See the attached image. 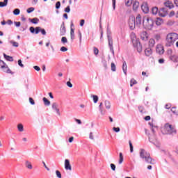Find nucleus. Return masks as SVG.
<instances>
[{
	"label": "nucleus",
	"mask_w": 178,
	"mask_h": 178,
	"mask_svg": "<svg viewBox=\"0 0 178 178\" xmlns=\"http://www.w3.org/2000/svg\"><path fill=\"white\" fill-rule=\"evenodd\" d=\"M140 156L142 159H145V162L147 163H149L150 165L155 164V160L152 159L151 158V154L147 152H145V149H140Z\"/></svg>",
	"instance_id": "f257e3e1"
},
{
	"label": "nucleus",
	"mask_w": 178,
	"mask_h": 178,
	"mask_svg": "<svg viewBox=\"0 0 178 178\" xmlns=\"http://www.w3.org/2000/svg\"><path fill=\"white\" fill-rule=\"evenodd\" d=\"M143 25L146 30H152L154 27V19L151 17H144L143 19Z\"/></svg>",
	"instance_id": "f03ea898"
},
{
	"label": "nucleus",
	"mask_w": 178,
	"mask_h": 178,
	"mask_svg": "<svg viewBox=\"0 0 178 178\" xmlns=\"http://www.w3.org/2000/svg\"><path fill=\"white\" fill-rule=\"evenodd\" d=\"M131 40L133 45L135 48H136L138 52H141L143 51V46L141 45V43L140 42V40L137 39L136 37V34L132 33L131 34Z\"/></svg>",
	"instance_id": "7ed1b4c3"
},
{
	"label": "nucleus",
	"mask_w": 178,
	"mask_h": 178,
	"mask_svg": "<svg viewBox=\"0 0 178 178\" xmlns=\"http://www.w3.org/2000/svg\"><path fill=\"white\" fill-rule=\"evenodd\" d=\"M178 40V34L176 33H168L166 37V41L168 47H170L173 42Z\"/></svg>",
	"instance_id": "20e7f679"
},
{
	"label": "nucleus",
	"mask_w": 178,
	"mask_h": 178,
	"mask_svg": "<svg viewBox=\"0 0 178 178\" xmlns=\"http://www.w3.org/2000/svg\"><path fill=\"white\" fill-rule=\"evenodd\" d=\"M111 30L109 28H107V38L108 41V47L110 48L111 52H112L113 55H115V50H113V39H112V36H111Z\"/></svg>",
	"instance_id": "39448f33"
},
{
	"label": "nucleus",
	"mask_w": 178,
	"mask_h": 178,
	"mask_svg": "<svg viewBox=\"0 0 178 178\" xmlns=\"http://www.w3.org/2000/svg\"><path fill=\"white\" fill-rule=\"evenodd\" d=\"M165 131L166 132V134H173V133H176V129L172 124H165Z\"/></svg>",
	"instance_id": "423d86ee"
},
{
	"label": "nucleus",
	"mask_w": 178,
	"mask_h": 178,
	"mask_svg": "<svg viewBox=\"0 0 178 178\" xmlns=\"http://www.w3.org/2000/svg\"><path fill=\"white\" fill-rule=\"evenodd\" d=\"M128 24L131 30H134L136 29V18L134 17H130L128 21Z\"/></svg>",
	"instance_id": "0eeeda50"
},
{
	"label": "nucleus",
	"mask_w": 178,
	"mask_h": 178,
	"mask_svg": "<svg viewBox=\"0 0 178 178\" xmlns=\"http://www.w3.org/2000/svg\"><path fill=\"white\" fill-rule=\"evenodd\" d=\"M136 27H141V23H143V18L141 17V15L138 14L136 18Z\"/></svg>",
	"instance_id": "6e6552de"
},
{
	"label": "nucleus",
	"mask_w": 178,
	"mask_h": 178,
	"mask_svg": "<svg viewBox=\"0 0 178 178\" xmlns=\"http://www.w3.org/2000/svg\"><path fill=\"white\" fill-rule=\"evenodd\" d=\"M58 103L56 102H54L51 105V108L53 109V111H55L57 113V115H58V116H60V111H59V108H58Z\"/></svg>",
	"instance_id": "1a4fd4ad"
},
{
	"label": "nucleus",
	"mask_w": 178,
	"mask_h": 178,
	"mask_svg": "<svg viewBox=\"0 0 178 178\" xmlns=\"http://www.w3.org/2000/svg\"><path fill=\"white\" fill-rule=\"evenodd\" d=\"M159 16H161V17H165V16L168 15V10L166 9V8H162L161 9H160V10L159 11Z\"/></svg>",
	"instance_id": "9d476101"
},
{
	"label": "nucleus",
	"mask_w": 178,
	"mask_h": 178,
	"mask_svg": "<svg viewBox=\"0 0 178 178\" xmlns=\"http://www.w3.org/2000/svg\"><path fill=\"white\" fill-rule=\"evenodd\" d=\"M140 38L142 41H148V33L147 31H143L140 33Z\"/></svg>",
	"instance_id": "9b49d317"
},
{
	"label": "nucleus",
	"mask_w": 178,
	"mask_h": 178,
	"mask_svg": "<svg viewBox=\"0 0 178 178\" xmlns=\"http://www.w3.org/2000/svg\"><path fill=\"white\" fill-rule=\"evenodd\" d=\"M141 9L143 13H148V12H149V8L148 7V4L147 3H145L141 6Z\"/></svg>",
	"instance_id": "f8f14e48"
},
{
	"label": "nucleus",
	"mask_w": 178,
	"mask_h": 178,
	"mask_svg": "<svg viewBox=\"0 0 178 178\" xmlns=\"http://www.w3.org/2000/svg\"><path fill=\"white\" fill-rule=\"evenodd\" d=\"M65 170H72V165L69 159L65 160Z\"/></svg>",
	"instance_id": "ddd939ff"
},
{
	"label": "nucleus",
	"mask_w": 178,
	"mask_h": 178,
	"mask_svg": "<svg viewBox=\"0 0 178 178\" xmlns=\"http://www.w3.org/2000/svg\"><path fill=\"white\" fill-rule=\"evenodd\" d=\"M66 34V27H65V22H63L60 29V35H65Z\"/></svg>",
	"instance_id": "4468645a"
},
{
	"label": "nucleus",
	"mask_w": 178,
	"mask_h": 178,
	"mask_svg": "<svg viewBox=\"0 0 178 178\" xmlns=\"http://www.w3.org/2000/svg\"><path fill=\"white\" fill-rule=\"evenodd\" d=\"M156 52L159 55H163V54L165 52V50L163 49V47L162 46H157L156 48Z\"/></svg>",
	"instance_id": "2eb2a0df"
},
{
	"label": "nucleus",
	"mask_w": 178,
	"mask_h": 178,
	"mask_svg": "<svg viewBox=\"0 0 178 178\" xmlns=\"http://www.w3.org/2000/svg\"><path fill=\"white\" fill-rule=\"evenodd\" d=\"M40 31L42 33V35H47V31H45V29H42L41 27L37 26L35 28V34H38Z\"/></svg>",
	"instance_id": "dca6fc26"
},
{
	"label": "nucleus",
	"mask_w": 178,
	"mask_h": 178,
	"mask_svg": "<svg viewBox=\"0 0 178 178\" xmlns=\"http://www.w3.org/2000/svg\"><path fill=\"white\" fill-rule=\"evenodd\" d=\"M3 72H4V73H8L9 74H14V72H12V70H10V69H9V67L8 66V65H6L4 66V67L1 68Z\"/></svg>",
	"instance_id": "f3484780"
},
{
	"label": "nucleus",
	"mask_w": 178,
	"mask_h": 178,
	"mask_svg": "<svg viewBox=\"0 0 178 178\" xmlns=\"http://www.w3.org/2000/svg\"><path fill=\"white\" fill-rule=\"evenodd\" d=\"M164 5L166 8H169V9H172V8H175V6L173 5V3L169 0L164 2Z\"/></svg>",
	"instance_id": "a211bd4d"
},
{
	"label": "nucleus",
	"mask_w": 178,
	"mask_h": 178,
	"mask_svg": "<svg viewBox=\"0 0 178 178\" xmlns=\"http://www.w3.org/2000/svg\"><path fill=\"white\" fill-rule=\"evenodd\" d=\"M170 60L172 62H178V55L177 54H172V56H169Z\"/></svg>",
	"instance_id": "6ab92c4d"
},
{
	"label": "nucleus",
	"mask_w": 178,
	"mask_h": 178,
	"mask_svg": "<svg viewBox=\"0 0 178 178\" xmlns=\"http://www.w3.org/2000/svg\"><path fill=\"white\" fill-rule=\"evenodd\" d=\"M122 70L125 75L127 74V63H126V61L123 62Z\"/></svg>",
	"instance_id": "aec40b11"
},
{
	"label": "nucleus",
	"mask_w": 178,
	"mask_h": 178,
	"mask_svg": "<svg viewBox=\"0 0 178 178\" xmlns=\"http://www.w3.org/2000/svg\"><path fill=\"white\" fill-rule=\"evenodd\" d=\"M145 54L146 56H151L152 55V49L151 48H147L145 50Z\"/></svg>",
	"instance_id": "412c9836"
},
{
	"label": "nucleus",
	"mask_w": 178,
	"mask_h": 178,
	"mask_svg": "<svg viewBox=\"0 0 178 178\" xmlns=\"http://www.w3.org/2000/svg\"><path fill=\"white\" fill-rule=\"evenodd\" d=\"M42 101L44 102V106H49L51 105V102L47 99V97H43Z\"/></svg>",
	"instance_id": "4be33fe9"
},
{
	"label": "nucleus",
	"mask_w": 178,
	"mask_h": 178,
	"mask_svg": "<svg viewBox=\"0 0 178 178\" xmlns=\"http://www.w3.org/2000/svg\"><path fill=\"white\" fill-rule=\"evenodd\" d=\"M70 38L72 42H73L75 38L74 29L73 28H71L70 29Z\"/></svg>",
	"instance_id": "5701e85b"
},
{
	"label": "nucleus",
	"mask_w": 178,
	"mask_h": 178,
	"mask_svg": "<svg viewBox=\"0 0 178 178\" xmlns=\"http://www.w3.org/2000/svg\"><path fill=\"white\" fill-rule=\"evenodd\" d=\"M3 57L8 61V62H13V57L10 56L6 55V54H3Z\"/></svg>",
	"instance_id": "b1692460"
},
{
	"label": "nucleus",
	"mask_w": 178,
	"mask_h": 178,
	"mask_svg": "<svg viewBox=\"0 0 178 178\" xmlns=\"http://www.w3.org/2000/svg\"><path fill=\"white\" fill-rule=\"evenodd\" d=\"M29 20L31 22V23H33V24H38V22H40V19L37 17L35 18H29Z\"/></svg>",
	"instance_id": "393cba45"
},
{
	"label": "nucleus",
	"mask_w": 178,
	"mask_h": 178,
	"mask_svg": "<svg viewBox=\"0 0 178 178\" xmlns=\"http://www.w3.org/2000/svg\"><path fill=\"white\" fill-rule=\"evenodd\" d=\"M25 166L27 169H33V165H31V163L29 161L25 162Z\"/></svg>",
	"instance_id": "a878e982"
},
{
	"label": "nucleus",
	"mask_w": 178,
	"mask_h": 178,
	"mask_svg": "<svg viewBox=\"0 0 178 178\" xmlns=\"http://www.w3.org/2000/svg\"><path fill=\"white\" fill-rule=\"evenodd\" d=\"M159 12V10L158 9V7H153L152 8V15H156Z\"/></svg>",
	"instance_id": "bb28decb"
},
{
	"label": "nucleus",
	"mask_w": 178,
	"mask_h": 178,
	"mask_svg": "<svg viewBox=\"0 0 178 178\" xmlns=\"http://www.w3.org/2000/svg\"><path fill=\"white\" fill-rule=\"evenodd\" d=\"M155 23L156 26H161V24L163 23V21L162 20L161 18H157V19L155 21Z\"/></svg>",
	"instance_id": "cd10ccee"
},
{
	"label": "nucleus",
	"mask_w": 178,
	"mask_h": 178,
	"mask_svg": "<svg viewBox=\"0 0 178 178\" xmlns=\"http://www.w3.org/2000/svg\"><path fill=\"white\" fill-rule=\"evenodd\" d=\"M138 5H140V3L138 1H134L133 4V9L134 10H136L138 8Z\"/></svg>",
	"instance_id": "c85d7f7f"
},
{
	"label": "nucleus",
	"mask_w": 178,
	"mask_h": 178,
	"mask_svg": "<svg viewBox=\"0 0 178 178\" xmlns=\"http://www.w3.org/2000/svg\"><path fill=\"white\" fill-rule=\"evenodd\" d=\"M8 5V0H4L3 2L0 1V8H3L5 6H7Z\"/></svg>",
	"instance_id": "c756f323"
},
{
	"label": "nucleus",
	"mask_w": 178,
	"mask_h": 178,
	"mask_svg": "<svg viewBox=\"0 0 178 178\" xmlns=\"http://www.w3.org/2000/svg\"><path fill=\"white\" fill-rule=\"evenodd\" d=\"M149 45L151 48L154 47V45H155V40L150 39L149 41Z\"/></svg>",
	"instance_id": "7c9ffc66"
},
{
	"label": "nucleus",
	"mask_w": 178,
	"mask_h": 178,
	"mask_svg": "<svg viewBox=\"0 0 178 178\" xmlns=\"http://www.w3.org/2000/svg\"><path fill=\"white\" fill-rule=\"evenodd\" d=\"M102 105H103V104L100 103V104L99 106L100 113H101V115H105L106 111L102 109Z\"/></svg>",
	"instance_id": "2f4dec72"
},
{
	"label": "nucleus",
	"mask_w": 178,
	"mask_h": 178,
	"mask_svg": "<svg viewBox=\"0 0 178 178\" xmlns=\"http://www.w3.org/2000/svg\"><path fill=\"white\" fill-rule=\"evenodd\" d=\"M106 109H111V102L108 100L105 101Z\"/></svg>",
	"instance_id": "473e14b6"
},
{
	"label": "nucleus",
	"mask_w": 178,
	"mask_h": 178,
	"mask_svg": "<svg viewBox=\"0 0 178 178\" xmlns=\"http://www.w3.org/2000/svg\"><path fill=\"white\" fill-rule=\"evenodd\" d=\"M133 4V0H125L126 6H131Z\"/></svg>",
	"instance_id": "72a5a7b5"
},
{
	"label": "nucleus",
	"mask_w": 178,
	"mask_h": 178,
	"mask_svg": "<svg viewBox=\"0 0 178 178\" xmlns=\"http://www.w3.org/2000/svg\"><path fill=\"white\" fill-rule=\"evenodd\" d=\"M17 129H18V131H19L20 132L24 131V129L23 124H19L17 125Z\"/></svg>",
	"instance_id": "f704fd0d"
},
{
	"label": "nucleus",
	"mask_w": 178,
	"mask_h": 178,
	"mask_svg": "<svg viewBox=\"0 0 178 178\" xmlns=\"http://www.w3.org/2000/svg\"><path fill=\"white\" fill-rule=\"evenodd\" d=\"M123 163V153L120 152V160H119V164L122 165Z\"/></svg>",
	"instance_id": "c9c22d12"
},
{
	"label": "nucleus",
	"mask_w": 178,
	"mask_h": 178,
	"mask_svg": "<svg viewBox=\"0 0 178 178\" xmlns=\"http://www.w3.org/2000/svg\"><path fill=\"white\" fill-rule=\"evenodd\" d=\"M13 14L15 15V16H17L19 15H20V10L19 8H15L14 10H13Z\"/></svg>",
	"instance_id": "e433bc0d"
},
{
	"label": "nucleus",
	"mask_w": 178,
	"mask_h": 178,
	"mask_svg": "<svg viewBox=\"0 0 178 178\" xmlns=\"http://www.w3.org/2000/svg\"><path fill=\"white\" fill-rule=\"evenodd\" d=\"M134 84H137V81H136L134 79H131L130 81V86L133 87Z\"/></svg>",
	"instance_id": "4c0bfd02"
},
{
	"label": "nucleus",
	"mask_w": 178,
	"mask_h": 178,
	"mask_svg": "<svg viewBox=\"0 0 178 178\" xmlns=\"http://www.w3.org/2000/svg\"><path fill=\"white\" fill-rule=\"evenodd\" d=\"M129 148H130V152H134V147H133V143H131V140L129 141Z\"/></svg>",
	"instance_id": "58836bf2"
},
{
	"label": "nucleus",
	"mask_w": 178,
	"mask_h": 178,
	"mask_svg": "<svg viewBox=\"0 0 178 178\" xmlns=\"http://www.w3.org/2000/svg\"><path fill=\"white\" fill-rule=\"evenodd\" d=\"M10 42V44H13V47H15L16 48H17V47H19V43L17 42L11 40Z\"/></svg>",
	"instance_id": "ea45409f"
},
{
	"label": "nucleus",
	"mask_w": 178,
	"mask_h": 178,
	"mask_svg": "<svg viewBox=\"0 0 178 178\" xmlns=\"http://www.w3.org/2000/svg\"><path fill=\"white\" fill-rule=\"evenodd\" d=\"M92 97H93V102L97 104L98 102V96L93 95Z\"/></svg>",
	"instance_id": "a19ab883"
},
{
	"label": "nucleus",
	"mask_w": 178,
	"mask_h": 178,
	"mask_svg": "<svg viewBox=\"0 0 178 178\" xmlns=\"http://www.w3.org/2000/svg\"><path fill=\"white\" fill-rule=\"evenodd\" d=\"M6 66V63L3 62V60H0V68L2 69L3 67H5Z\"/></svg>",
	"instance_id": "79ce46f5"
},
{
	"label": "nucleus",
	"mask_w": 178,
	"mask_h": 178,
	"mask_svg": "<svg viewBox=\"0 0 178 178\" xmlns=\"http://www.w3.org/2000/svg\"><path fill=\"white\" fill-rule=\"evenodd\" d=\"M111 70L112 72H116V65L115 63H111Z\"/></svg>",
	"instance_id": "37998d69"
},
{
	"label": "nucleus",
	"mask_w": 178,
	"mask_h": 178,
	"mask_svg": "<svg viewBox=\"0 0 178 178\" xmlns=\"http://www.w3.org/2000/svg\"><path fill=\"white\" fill-rule=\"evenodd\" d=\"M29 31L32 33V34H35V29L33 26H31L29 28Z\"/></svg>",
	"instance_id": "c03bdc74"
},
{
	"label": "nucleus",
	"mask_w": 178,
	"mask_h": 178,
	"mask_svg": "<svg viewBox=\"0 0 178 178\" xmlns=\"http://www.w3.org/2000/svg\"><path fill=\"white\" fill-rule=\"evenodd\" d=\"M167 54L168 56H172V55H173V50H172V49H168Z\"/></svg>",
	"instance_id": "a18cd8bd"
},
{
	"label": "nucleus",
	"mask_w": 178,
	"mask_h": 178,
	"mask_svg": "<svg viewBox=\"0 0 178 178\" xmlns=\"http://www.w3.org/2000/svg\"><path fill=\"white\" fill-rule=\"evenodd\" d=\"M56 175L57 177L62 178V174L60 173V172L59 170H56Z\"/></svg>",
	"instance_id": "49530a36"
},
{
	"label": "nucleus",
	"mask_w": 178,
	"mask_h": 178,
	"mask_svg": "<svg viewBox=\"0 0 178 178\" xmlns=\"http://www.w3.org/2000/svg\"><path fill=\"white\" fill-rule=\"evenodd\" d=\"M61 42L63 44H66V42H67V38L66 37H63L61 38Z\"/></svg>",
	"instance_id": "de8ad7c7"
},
{
	"label": "nucleus",
	"mask_w": 178,
	"mask_h": 178,
	"mask_svg": "<svg viewBox=\"0 0 178 178\" xmlns=\"http://www.w3.org/2000/svg\"><path fill=\"white\" fill-rule=\"evenodd\" d=\"M29 102L31 105H35V102H34L33 97H29Z\"/></svg>",
	"instance_id": "09e8293b"
},
{
	"label": "nucleus",
	"mask_w": 178,
	"mask_h": 178,
	"mask_svg": "<svg viewBox=\"0 0 178 178\" xmlns=\"http://www.w3.org/2000/svg\"><path fill=\"white\" fill-rule=\"evenodd\" d=\"M26 12H27V13H31V12H34V8L31 7V8H28Z\"/></svg>",
	"instance_id": "8fccbe9b"
},
{
	"label": "nucleus",
	"mask_w": 178,
	"mask_h": 178,
	"mask_svg": "<svg viewBox=\"0 0 178 178\" xmlns=\"http://www.w3.org/2000/svg\"><path fill=\"white\" fill-rule=\"evenodd\" d=\"M113 131H115V133H119V131H120V127H113Z\"/></svg>",
	"instance_id": "3c124183"
},
{
	"label": "nucleus",
	"mask_w": 178,
	"mask_h": 178,
	"mask_svg": "<svg viewBox=\"0 0 178 178\" xmlns=\"http://www.w3.org/2000/svg\"><path fill=\"white\" fill-rule=\"evenodd\" d=\"M65 12H66V13H69L70 12V6H67L65 8Z\"/></svg>",
	"instance_id": "603ef678"
},
{
	"label": "nucleus",
	"mask_w": 178,
	"mask_h": 178,
	"mask_svg": "<svg viewBox=\"0 0 178 178\" xmlns=\"http://www.w3.org/2000/svg\"><path fill=\"white\" fill-rule=\"evenodd\" d=\"M78 36L79 38V42L81 44V31H78Z\"/></svg>",
	"instance_id": "864d4df0"
},
{
	"label": "nucleus",
	"mask_w": 178,
	"mask_h": 178,
	"mask_svg": "<svg viewBox=\"0 0 178 178\" xmlns=\"http://www.w3.org/2000/svg\"><path fill=\"white\" fill-rule=\"evenodd\" d=\"M60 8V1H57L56 3V9H59Z\"/></svg>",
	"instance_id": "5fc2aeb1"
},
{
	"label": "nucleus",
	"mask_w": 178,
	"mask_h": 178,
	"mask_svg": "<svg viewBox=\"0 0 178 178\" xmlns=\"http://www.w3.org/2000/svg\"><path fill=\"white\" fill-rule=\"evenodd\" d=\"M99 52V50H98V48L94 47V54H95V55H98Z\"/></svg>",
	"instance_id": "6e6d98bb"
},
{
	"label": "nucleus",
	"mask_w": 178,
	"mask_h": 178,
	"mask_svg": "<svg viewBox=\"0 0 178 178\" xmlns=\"http://www.w3.org/2000/svg\"><path fill=\"white\" fill-rule=\"evenodd\" d=\"M139 112L143 113L144 112V107L143 106H138Z\"/></svg>",
	"instance_id": "4d7b16f0"
},
{
	"label": "nucleus",
	"mask_w": 178,
	"mask_h": 178,
	"mask_svg": "<svg viewBox=\"0 0 178 178\" xmlns=\"http://www.w3.org/2000/svg\"><path fill=\"white\" fill-rule=\"evenodd\" d=\"M18 65L20 66V67H24V65L22 63V60H18Z\"/></svg>",
	"instance_id": "13d9d810"
},
{
	"label": "nucleus",
	"mask_w": 178,
	"mask_h": 178,
	"mask_svg": "<svg viewBox=\"0 0 178 178\" xmlns=\"http://www.w3.org/2000/svg\"><path fill=\"white\" fill-rule=\"evenodd\" d=\"M33 69H35L36 72H40V70H41V68H40V67L37 65L33 66Z\"/></svg>",
	"instance_id": "bf43d9fd"
},
{
	"label": "nucleus",
	"mask_w": 178,
	"mask_h": 178,
	"mask_svg": "<svg viewBox=\"0 0 178 178\" xmlns=\"http://www.w3.org/2000/svg\"><path fill=\"white\" fill-rule=\"evenodd\" d=\"M113 10L116 9V0H112Z\"/></svg>",
	"instance_id": "052dcab7"
},
{
	"label": "nucleus",
	"mask_w": 178,
	"mask_h": 178,
	"mask_svg": "<svg viewBox=\"0 0 178 178\" xmlns=\"http://www.w3.org/2000/svg\"><path fill=\"white\" fill-rule=\"evenodd\" d=\"M14 24L16 26V27H20L22 23H20V22H15Z\"/></svg>",
	"instance_id": "680f3d73"
},
{
	"label": "nucleus",
	"mask_w": 178,
	"mask_h": 178,
	"mask_svg": "<svg viewBox=\"0 0 178 178\" xmlns=\"http://www.w3.org/2000/svg\"><path fill=\"white\" fill-rule=\"evenodd\" d=\"M155 129H158V127H156V126H152V131L153 134H155Z\"/></svg>",
	"instance_id": "e2e57ef3"
},
{
	"label": "nucleus",
	"mask_w": 178,
	"mask_h": 178,
	"mask_svg": "<svg viewBox=\"0 0 178 178\" xmlns=\"http://www.w3.org/2000/svg\"><path fill=\"white\" fill-rule=\"evenodd\" d=\"M60 51H61L62 52H66V51H67V49L65 47H62Z\"/></svg>",
	"instance_id": "0e129e2a"
},
{
	"label": "nucleus",
	"mask_w": 178,
	"mask_h": 178,
	"mask_svg": "<svg viewBox=\"0 0 178 178\" xmlns=\"http://www.w3.org/2000/svg\"><path fill=\"white\" fill-rule=\"evenodd\" d=\"M111 168L112 170H116V165H115V164L111 163Z\"/></svg>",
	"instance_id": "69168bd1"
},
{
	"label": "nucleus",
	"mask_w": 178,
	"mask_h": 178,
	"mask_svg": "<svg viewBox=\"0 0 178 178\" xmlns=\"http://www.w3.org/2000/svg\"><path fill=\"white\" fill-rule=\"evenodd\" d=\"M67 87H70V88H72V87H73V84H72L70 81L67 82Z\"/></svg>",
	"instance_id": "338daca9"
},
{
	"label": "nucleus",
	"mask_w": 178,
	"mask_h": 178,
	"mask_svg": "<svg viewBox=\"0 0 178 178\" xmlns=\"http://www.w3.org/2000/svg\"><path fill=\"white\" fill-rule=\"evenodd\" d=\"M84 23H85L84 19H81V22H80V26H81V27H83V26H84Z\"/></svg>",
	"instance_id": "774afa93"
}]
</instances>
